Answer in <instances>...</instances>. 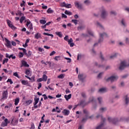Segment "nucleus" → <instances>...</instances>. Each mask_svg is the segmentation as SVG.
I'll list each match as a JSON object with an SVG mask.
<instances>
[{"label": "nucleus", "mask_w": 129, "mask_h": 129, "mask_svg": "<svg viewBox=\"0 0 129 129\" xmlns=\"http://www.w3.org/2000/svg\"><path fill=\"white\" fill-rule=\"evenodd\" d=\"M59 58H60V56H56L54 57V59L55 60L58 61V59H59Z\"/></svg>", "instance_id": "nucleus-46"}, {"label": "nucleus", "mask_w": 129, "mask_h": 129, "mask_svg": "<svg viewBox=\"0 0 129 129\" xmlns=\"http://www.w3.org/2000/svg\"><path fill=\"white\" fill-rule=\"evenodd\" d=\"M95 100L93 97H91L89 99V101L88 102H85V100H81L80 103H79V106H81L83 107H85V106L87 105L90 102H94Z\"/></svg>", "instance_id": "nucleus-2"}, {"label": "nucleus", "mask_w": 129, "mask_h": 129, "mask_svg": "<svg viewBox=\"0 0 129 129\" xmlns=\"http://www.w3.org/2000/svg\"><path fill=\"white\" fill-rule=\"evenodd\" d=\"M71 93V91H70L69 89H68V88L66 89V93L67 94H68L69 93Z\"/></svg>", "instance_id": "nucleus-50"}, {"label": "nucleus", "mask_w": 129, "mask_h": 129, "mask_svg": "<svg viewBox=\"0 0 129 129\" xmlns=\"http://www.w3.org/2000/svg\"><path fill=\"white\" fill-rule=\"evenodd\" d=\"M23 3H21L20 6L21 7H25V4H26L25 2L24 1H22Z\"/></svg>", "instance_id": "nucleus-44"}, {"label": "nucleus", "mask_w": 129, "mask_h": 129, "mask_svg": "<svg viewBox=\"0 0 129 129\" xmlns=\"http://www.w3.org/2000/svg\"><path fill=\"white\" fill-rule=\"evenodd\" d=\"M37 81L38 83L41 82L43 81V79L42 78H39L38 79H37Z\"/></svg>", "instance_id": "nucleus-55"}, {"label": "nucleus", "mask_w": 129, "mask_h": 129, "mask_svg": "<svg viewBox=\"0 0 129 129\" xmlns=\"http://www.w3.org/2000/svg\"><path fill=\"white\" fill-rule=\"evenodd\" d=\"M22 66L25 67H27V68L29 67V65L25 60H22Z\"/></svg>", "instance_id": "nucleus-16"}, {"label": "nucleus", "mask_w": 129, "mask_h": 129, "mask_svg": "<svg viewBox=\"0 0 129 129\" xmlns=\"http://www.w3.org/2000/svg\"><path fill=\"white\" fill-rule=\"evenodd\" d=\"M121 23H122V25H123V26H125L124 19H122V21H121Z\"/></svg>", "instance_id": "nucleus-57"}, {"label": "nucleus", "mask_w": 129, "mask_h": 129, "mask_svg": "<svg viewBox=\"0 0 129 129\" xmlns=\"http://www.w3.org/2000/svg\"><path fill=\"white\" fill-rule=\"evenodd\" d=\"M84 28V26H80L78 27V29H80V30H82L83 28Z\"/></svg>", "instance_id": "nucleus-64"}, {"label": "nucleus", "mask_w": 129, "mask_h": 129, "mask_svg": "<svg viewBox=\"0 0 129 129\" xmlns=\"http://www.w3.org/2000/svg\"><path fill=\"white\" fill-rule=\"evenodd\" d=\"M108 120L109 122H112L113 124H116V123L119 121L128 122L129 121V118H125L124 117H122L120 118V120H118L117 118H112L111 117H108Z\"/></svg>", "instance_id": "nucleus-1"}, {"label": "nucleus", "mask_w": 129, "mask_h": 129, "mask_svg": "<svg viewBox=\"0 0 129 129\" xmlns=\"http://www.w3.org/2000/svg\"><path fill=\"white\" fill-rule=\"evenodd\" d=\"M118 79L117 76H111L109 77L108 79H106L107 82L111 81V83L116 81Z\"/></svg>", "instance_id": "nucleus-7"}, {"label": "nucleus", "mask_w": 129, "mask_h": 129, "mask_svg": "<svg viewBox=\"0 0 129 129\" xmlns=\"http://www.w3.org/2000/svg\"><path fill=\"white\" fill-rule=\"evenodd\" d=\"M65 8H66L67 9L72 8V5H71V4H66Z\"/></svg>", "instance_id": "nucleus-36"}, {"label": "nucleus", "mask_w": 129, "mask_h": 129, "mask_svg": "<svg viewBox=\"0 0 129 129\" xmlns=\"http://www.w3.org/2000/svg\"><path fill=\"white\" fill-rule=\"evenodd\" d=\"M31 54L32 52L30 50L28 51V53H27V52L26 53L27 57H30V56H31Z\"/></svg>", "instance_id": "nucleus-34"}, {"label": "nucleus", "mask_w": 129, "mask_h": 129, "mask_svg": "<svg viewBox=\"0 0 129 129\" xmlns=\"http://www.w3.org/2000/svg\"><path fill=\"white\" fill-rule=\"evenodd\" d=\"M101 17L103 19H104L106 17V16L108 15L107 12L105 11V9L102 7V10H101Z\"/></svg>", "instance_id": "nucleus-6"}, {"label": "nucleus", "mask_w": 129, "mask_h": 129, "mask_svg": "<svg viewBox=\"0 0 129 129\" xmlns=\"http://www.w3.org/2000/svg\"><path fill=\"white\" fill-rule=\"evenodd\" d=\"M38 50H39V51H40V52H42L44 50L43 48H41V47H39Z\"/></svg>", "instance_id": "nucleus-63"}, {"label": "nucleus", "mask_w": 129, "mask_h": 129, "mask_svg": "<svg viewBox=\"0 0 129 129\" xmlns=\"http://www.w3.org/2000/svg\"><path fill=\"white\" fill-rule=\"evenodd\" d=\"M125 104L127 105L129 103V98L127 97V95L125 96Z\"/></svg>", "instance_id": "nucleus-18"}, {"label": "nucleus", "mask_w": 129, "mask_h": 129, "mask_svg": "<svg viewBox=\"0 0 129 129\" xmlns=\"http://www.w3.org/2000/svg\"><path fill=\"white\" fill-rule=\"evenodd\" d=\"M25 74L27 76H29V75L30 74V70H28V69L26 70V72H25Z\"/></svg>", "instance_id": "nucleus-47"}, {"label": "nucleus", "mask_w": 129, "mask_h": 129, "mask_svg": "<svg viewBox=\"0 0 129 129\" xmlns=\"http://www.w3.org/2000/svg\"><path fill=\"white\" fill-rule=\"evenodd\" d=\"M64 14L69 16H72L73 15V13L68 10H66L64 12Z\"/></svg>", "instance_id": "nucleus-19"}, {"label": "nucleus", "mask_w": 129, "mask_h": 129, "mask_svg": "<svg viewBox=\"0 0 129 129\" xmlns=\"http://www.w3.org/2000/svg\"><path fill=\"white\" fill-rule=\"evenodd\" d=\"M7 21V24L9 27L11 28L13 30H16L17 29V28H16L14 26L11 24V22L10 20H9V19H8Z\"/></svg>", "instance_id": "nucleus-8"}, {"label": "nucleus", "mask_w": 129, "mask_h": 129, "mask_svg": "<svg viewBox=\"0 0 129 129\" xmlns=\"http://www.w3.org/2000/svg\"><path fill=\"white\" fill-rule=\"evenodd\" d=\"M84 4H86V5H89L90 4V2L89 0H86L84 1Z\"/></svg>", "instance_id": "nucleus-40"}, {"label": "nucleus", "mask_w": 129, "mask_h": 129, "mask_svg": "<svg viewBox=\"0 0 129 129\" xmlns=\"http://www.w3.org/2000/svg\"><path fill=\"white\" fill-rule=\"evenodd\" d=\"M72 96V94H70L67 96V95H64V97L66 99V101H69V99H71Z\"/></svg>", "instance_id": "nucleus-14"}, {"label": "nucleus", "mask_w": 129, "mask_h": 129, "mask_svg": "<svg viewBox=\"0 0 129 129\" xmlns=\"http://www.w3.org/2000/svg\"><path fill=\"white\" fill-rule=\"evenodd\" d=\"M25 22H27L26 26H27V27H28L29 25L31 24V22H30V21L29 20V19H27V20H26V19H25Z\"/></svg>", "instance_id": "nucleus-27"}, {"label": "nucleus", "mask_w": 129, "mask_h": 129, "mask_svg": "<svg viewBox=\"0 0 129 129\" xmlns=\"http://www.w3.org/2000/svg\"><path fill=\"white\" fill-rule=\"evenodd\" d=\"M42 79L43 82H46L48 79V77L45 74H43V76H42Z\"/></svg>", "instance_id": "nucleus-17"}, {"label": "nucleus", "mask_w": 129, "mask_h": 129, "mask_svg": "<svg viewBox=\"0 0 129 129\" xmlns=\"http://www.w3.org/2000/svg\"><path fill=\"white\" fill-rule=\"evenodd\" d=\"M35 76H33L31 77V81H32V82H34L35 81Z\"/></svg>", "instance_id": "nucleus-54"}, {"label": "nucleus", "mask_w": 129, "mask_h": 129, "mask_svg": "<svg viewBox=\"0 0 129 129\" xmlns=\"http://www.w3.org/2000/svg\"><path fill=\"white\" fill-rule=\"evenodd\" d=\"M5 41L6 42V46H7L8 48H10L11 47L10 41L6 38H5Z\"/></svg>", "instance_id": "nucleus-13"}, {"label": "nucleus", "mask_w": 129, "mask_h": 129, "mask_svg": "<svg viewBox=\"0 0 129 129\" xmlns=\"http://www.w3.org/2000/svg\"><path fill=\"white\" fill-rule=\"evenodd\" d=\"M102 100V98H101V97H98V100L99 101V104H101Z\"/></svg>", "instance_id": "nucleus-48"}, {"label": "nucleus", "mask_w": 129, "mask_h": 129, "mask_svg": "<svg viewBox=\"0 0 129 129\" xmlns=\"http://www.w3.org/2000/svg\"><path fill=\"white\" fill-rule=\"evenodd\" d=\"M19 101H20L19 98H16L15 100V105L16 106H17L18 104V103H19Z\"/></svg>", "instance_id": "nucleus-24"}, {"label": "nucleus", "mask_w": 129, "mask_h": 129, "mask_svg": "<svg viewBox=\"0 0 129 129\" xmlns=\"http://www.w3.org/2000/svg\"><path fill=\"white\" fill-rule=\"evenodd\" d=\"M6 58H9V59H11V58H12V59H16V57L15 56H14V54H11L10 55V54H9V53H6Z\"/></svg>", "instance_id": "nucleus-10"}, {"label": "nucleus", "mask_w": 129, "mask_h": 129, "mask_svg": "<svg viewBox=\"0 0 129 129\" xmlns=\"http://www.w3.org/2000/svg\"><path fill=\"white\" fill-rule=\"evenodd\" d=\"M97 25L98 26L100 27V28H101L102 29H103V26L98 22H97Z\"/></svg>", "instance_id": "nucleus-62"}, {"label": "nucleus", "mask_w": 129, "mask_h": 129, "mask_svg": "<svg viewBox=\"0 0 129 129\" xmlns=\"http://www.w3.org/2000/svg\"><path fill=\"white\" fill-rule=\"evenodd\" d=\"M126 67H129V63H127L125 61H123L121 62V64H120L119 70H123Z\"/></svg>", "instance_id": "nucleus-4"}, {"label": "nucleus", "mask_w": 129, "mask_h": 129, "mask_svg": "<svg viewBox=\"0 0 129 129\" xmlns=\"http://www.w3.org/2000/svg\"><path fill=\"white\" fill-rule=\"evenodd\" d=\"M41 37V34L39 33H37L35 36V38L37 39H38L39 38Z\"/></svg>", "instance_id": "nucleus-26"}, {"label": "nucleus", "mask_w": 129, "mask_h": 129, "mask_svg": "<svg viewBox=\"0 0 129 129\" xmlns=\"http://www.w3.org/2000/svg\"><path fill=\"white\" fill-rule=\"evenodd\" d=\"M8 96L9 92H8V90H6V91H3L1 101L3 102L5 101V100H7L8 99Z\"/></svg>", "instance_id": "nucleus-3"}, {"label": "nucleus", "mask_w": 129, "mask_h": 129, "mask_svg": "<svg viewBox=\"0 0 129 129\" xmlns=\"http://www.w3.org/2000/svg\"><path fill=\"white\" fill-rule=\"evenodd\" d=\"M99 117H101V119L103 121V122H105V121L106 120V119L105 118H103L102 116V115H97V116H96V118H98Z\"/></svg>", "instance_id": "nucleus-25"}, {"label": "nucleus", "mask_w": 129, "mask_h": 129, "mask_svg": "<svg viewBox=\"0 0 129 129\" xmlns=\"http://www.w3.org/2000/svg\"><path fill=\"white\" fill-rule=\"evenodd\" d=\"M64 59H66V60H69V61H67L68 63H71L72 62L71 58H70L69 57H64Z\"/></svg>", "instance_id": "nucleus-37"}, {"label": "nucleus", "mask_w": 129, "mask_h": 129, "mask_svg": "<svg viewBox=\"0 0 129 129\" xmlns=\"http://www.w3.org/2000/svg\"><path fill=\"white\" fill-rule=\"evenodd\" d=\"M8 123H9V122H2L1 126H2V127L7 126H8Z\"/></svg>", "instance_id": "nucleus-29"}, {"label": "nucleus", "mask_w": 129, "mask_h": 129, "mask_svg": "<svg viewBox=\"0 0 129 129\" xmlns=\"http://www.w3.org/2000/svg\"><path fill=\"white\" fill-rule=\"evenodd\" d=\"M116 56V54H115L113 55L110 56V59H114V58H115Z\"/></svg>", "instance_id": "nucleus-60"}, {"label": "nucleus", "mask_w": 129, "mask_h": 129, "mask_svg": "<svg viewBox=\"0 0 129 129\" xmlns=\"http://www.w3.org/2000/svg\"><path fill=\"white\" fill-rule=\"evenodd\" d=\"M23 56H24L23 53H22V52L19 53V58H22L23 57Z\"/></svg>", "instance_id": "nucleus-49"}, {"label": "nucleus", "mask_w": 129, "mask_h": 129, "mask_svg": "<svg viewBox=\"0 0 129 129\" xmlns=\"http://www.w3.org/2000/svg\"><path fill=\"white\" fill-rule=\"evenodd\" d=\"M40 24L44 25L46 23V21L45 20H43V19L40 20Z\"/></svg>", "instance_id": "nucleus-33"}, {"label": "nucleus", "mask_w": 129, "mask_h": 129, "mask_svg": "<svg viewBox=\"0 0 129 129\" xmlns=\"http://www.w3.org/2000/svg\"><path fill=\"white\" fill-rule=\"evenodd\" d=\"M47 64L49 65V67H51V63L50 61H46V62H45V63H44V65H45V66H47Z\"/></svg>", "instance_id": "nucleus-39"}, {"label": "nucleus", "mask_w": 129, "mask_h": 129, "mask_svg": "<svg viewBox=\"0 0 129 129\" xmlns=\"http://www.w3.org/2000/svg\"><path fill=\"white\" fill-rule=\"evenodd\" d=\"M7 83H10V85H12L13 84V82L12 81V79H8L7 81Z\"/></svg>", "instance_id": "nucleus-38"}, {"label": "nucleus", "mask_w": 129, "mask_h": 129, "mask_svg": "<svg viewBox=\"0 0 129 129\" xmlns=\"http://www.w3.org/2000/svg\"><path fill=\"white\" fill-rule=\"evenodd\" d=\"M108 37V35L106 33H101L100 34V39L98 40L99 43H101L103 41V38H107Z\"/></svg>", "instance_id": "nucleus-5"}, {"label": "nucleus", "mask_w": 129, "mask_h": 129, "mask_svg": "<svg viewBox=\"0 0 129 129\" xmlns=\"http://www.w3.org/2000/svg\"><path fill=\"white\" fill-rule=\"evenodd\" d=\"M21 83L23 85L26 86H29V82L27 80H21Z\"/></svg>", "instance_id": "nucleus-12"}, {"label": "nucleus", "mask_w": 129, "mask_h": 129, "mask_svg": "<svg viewBox=\"0 0 129 129\" xmlns=\"http://www.w3.org/2000/svg\"><path fill=\"white\" fill-rule=\"evenodd\" d=\"M64 75L63 74H61L59 76H57V78L60 79H63L64 78Z\"/></svg>", "instance_id": "nucleus-23"}, {"label": "nucleus", "mask_w": 129, "mask_h": 129, "mask_svg": "<svg viewBox=\"0 0 129 129\" xmlns=\"http://www.w3.org/2000/svg\"><path fill=\"white\" fill-rule=\"evenodd\" d=\"M88 33L90 35H91V36H94L93 33V32H92L91 30H88Z\"/></svg>", "instance_id": "nucleus-41"}, {"label": "nucleus", "mask_w": 129, "mask_h": 129, "mask_svg": "<svg viewBox=\"0 0 129 129\" xmlns=\"http://www.w3.org/2000/svg\"><path fill=\"white\" fill-rule=\"evenodd\" d=\"M55 34L60 38H61L62 36V34L61 32H56Z\"/></svg>", "instance_id": "nucleus-21"}, {"label": "nucleus", "mask_w": 129, "mask_h": 129, "mask_svg": "<svg viewBox=\"0 0 129 129\" xmlns=\"http://www.w3.org/2000/svg\"><path fill=\"white\" fill-rule=\"evenodd\" d=\"M87 116L86 118H83V119L82 120V122H85L87 120Z\"/></svg>", "instance_id": "nucleus-59"}, {"label": "nucleus", "mask_w": 129, "mask_h": 129, "mask_svg": "<svg viewBox=\"0 0 129 129\" xmlns=\"http://www.w3.org/2000/svg\"><path fill=\"white\" fill-rule=\"evenodd\" d=\"M79 80L82 82H84V80L85 79V76L83 74H80L78 75Z\"/></svg>", "instance_id": "nucleus-9"}, {"label": "nucleus", "mask_w": 129, "mask_h": 129, "mask_svg": "<svg viewBox=\"0 0 129 129\" xmlns=\"http://www.w3.org/2000/svg\"><path fill=\"white\" fill-rule=\"evenodd\" d=\"M32 103V101L30 100H28L27 101H26V103L27 104V105H30V104H31Z\"/></svg>", "instance_id": "nucleus-42"}, {"label": "nucleus", "mask_w": 129, "mask_h": 129, "mask_svg": "<svg viewBox=\"0 0 129 129\" xmlns=\"http://www.w3.org/2000/svg\"><path fill=\"white\" fill-rule=\"evenodd\" d=\"M81 95L83 98L86 97V94H85V93H82Z\"/></svg>", "instance_id": "nucleus-58"}, {"label": "nucleus", "mask_w": 129, "mask_h": 129, "mask_svg": "<svg viewBox=\"0 0 129 129\" xmlns=\"http://www.w3.org/2000/svg\"><path fill=\"white\" fill-rule=\"evenodd\" d=\"M30 30H32L33 29V24L31 23L29 27Z\"/></svg>", "instance_id": "nucleus-51"}, {"label": "nucleus", "mask_w": 129, "mask_h": 129, "mask_svg": "<svg viewBox=\"0 0 129 129\" xmlns=\"http://www.w3.org/2000/svg\"><path fill=\"white\" fill-rule=\"evenodd\" d=\"M56 54V52L55 51H52L50 53H49V56H53Z\"/></svg>", "instance_id": "nucleus-43"}, {"label": "nucleus", "mask_w": 129, "mask_h": 129, "mask_svg": "<svg viewBox=\"0 0 129 129\" xmlns=\"http://www.w3.org/2000/svg\"><path fill=\"white\" fill-rule=\"evenodd\" d=\"M61 7H66V3L65 2H62L60 4Z\"/></svg>", "instance_id": "nucleus-45"}, {"label": "nucleus", "mask_w": 129, "mask_h": 129, "mask_svg": "<svg viewBox=\"0 0 129 129\" xmlns=\"http://www.w3.org/2000/svg\"><path fill=\"white\" fill-rule=\"evenodd\" d=\"M72 22L74 23L76 25L78 24V21L76 20V19H72Z\"/></svg>", "instance_id": "nucleus-32"}, {"label": "nucleus", "mask_w": 129, "mask_h": 129, "mask_svg": "<svg viewBox=\"0 0 129 129\" xmlns=\"http://www.w3.org/2000/svg\"><path fill=\"white\" fill-rule=\"evenodd\" d=\"M18 15L20 16H24L23 13H22V12H21V11H18Z\"/></svg>", "instance_id": "nucleus-52"}, {"label": "nucleus", "mask_w": 129, "mask_h": 129, "mask_svg": "<svg viewBox=\"0 0 129 129\" xmlns=\"http://www.w3.org/2000/svg\"><path fill=\"white\" fill-rule=\"evenodd\" d=\"M53 11L51 9V8H48L47 9V13L48 14H52L53 13Z\"/></svg>", "instance_id": "nucleus-31"}, {"label": "nucleus", "mask_w": 129, "mask_h": 129, "mask_svg": "<svg viewBox=\"0 0 129 129\" xmlns=\"http://www.w3.org/2000/svg\"><path fill=\"white\" fill-rule=\"evenodd\" d=\"M106 89L105 88H101L99 90V92L100 93H104L105 92Z\"/></svg>", "instance_id": "nucleus-20"}, {"label": "nucleus", "mask_w": 129, "mask_h": 129, "mask_svg": "<svg viewBox=\"0 0 129 129\" xmlns=\"http://www.w3.org/2000/svg\"><path fill=\"white\" fill-rule=\"evenodd\" d=\"M62 112L64 115H69L70 113V111L67 109H64Z\"/></svg>", "instance_id": "nucleus-15"}, {"label": "nucleus", "mask_w": 129, "mask_h": 129, "mask_svg": "<svg viewBox=\"0 0 129 129\" xmlns=\"http://www.w3.org/2000/svg\"><path fill=\"white\" fill-rule=\"evenodd\" d=\"M30 129H35V125L33 123L31 124Z\"/></svg>", "instance_id": "nucleus-56"}, {"label": "nucleus", "mask_w": 129, "mask_h": 129, "mask_svg": "<svg viewBox=\"0 0 129 129\" xmlns=\"http://www.w3.org/2000/svg\"><path fill=\"white\" fill-rule=\"evenodd\" d=\"M9 62V58H5L3 61V64H5L6 63Z\"/></svg>", "instance_id": "nucleus-30"}, {"label": "nucleus", "mask_w": 129, "mask_h": 129, "mask_svg": "<svg viewBox=\"0 0 129 129\" xmlns=\"http://www.w3.org/2000/svg\"><path fill=\"white\" fill-rule=\"evenodd\" d=\"M34 101H35V103L34 104H35V105H37V103L39 102V99L37 98H35Z\"/></svg>", "instance_id": "nucleus-28"}, {"label": "nucleus", "mask_w": 129, "mask_h": 129, "mask_svg": "<svg viewBox=\"0 0 129 129\" xmlns=\"http://www.w3.org/2000/svg\"><path fill=\"white\" fill-rule=\"evenodd\" d=\"M13 76L18 78V79H20V77L19 76V75L17 72L14 73Z\"/></svg>", "instance_id": "nucleus-35"}, {"label": "nucleus", "mask_w": 129, "mask_h": 129, "mask_svg": "<svg viewBox=\"0 0 129 129\" xmlns=\"http://www.w3.org/2000/svg\"><path fill=\"white\" fill-rule=\"evenodd\" d=\"M3 58H4V55L0 53V61L1 62H2Z\"/></svg>", "instance_id": "nucleus-53"}, {"label": "nucleus", "mask_w": 129, "mask_h": 129, "mask_svg": "<svg viewBox=\"0 0 129 129\" xmlns=\"http://www.w3.org/2000/svg\"><path fill=\"white\" fill-rule=\"evenodd\" d=\"M26 20V17L25 16H22L20 19V22L21 24L23 23V21Z\"/></svg>", "instance_id": "nucleus-22"}, {"label": "nucleus", "mask_w": 129, "mask_h": 129, "mask_svg": "<svg viewBox=\"0 0 129 129\" xmlns=\"http://www.w3.org/2000/svg\"><path fill=\"white\" fill-rule=\"evenodd\" d=\"M75 7L77 8L80 9H82V4H80L78 2H75L74 3Z\"/></svg>", "instance_id": "nucleus-11"}, {"label": "nucleus", "mask_w": 129, "mask_h": 129, "mask_svg": "<svg viewBox=\"0 0 129 129\" xmlns=\"http://www.w3.org/2000/svg\"><path fill=\"white\" fill-rule=\"evenodd\" d=\"M83 112H84V114H88V112L87 110H86V109H84L83 110Z\"/></svg>", "instance_id": "nucleus-61"}]
</instances>
